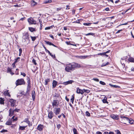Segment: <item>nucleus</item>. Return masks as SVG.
Here are the masks:
<instances>
[{"mask_svg":"<svg viewBox=\"0 0 134 134\" xmlns=\"http://www.w3.org/2000/svg\"><path fill=\"white\" fill-rule=\"evenodd\" d=\"M109 85L111 87H115V88H119V87L118 86H117V85H112L111 84H109Z\"/></svg>","mask_w":134,"mask_h":134,"instance_id":"29","label":"nucleus"},{"mask_svg":"<svg viewBox=\"0 0 134 134\" xmlns=\"http://www.w3.org/2000/svg\"><path fill=\"white\" fill-rule=\"evenodd\" d=\"M94 34L92 33H88L87 34H86V36H88L89 35H94Z\"/></svg>","mask_w":134,"mask_h":134,"instance_id":"49","label":"nucleus"},{"mask_svg":"<svg viewBox=\"0 0 134 134\" xmlns=\"http://www.w3.org/2000/svg\"><path fill=\"white\" fill-rule=\"evenodd\" d=\"M74 23H80V21H79V20H78L77 21L76 20L74 22Z\"/></svg>","mask_w":134,"mask_h":134,"instance_id":"56","label":"nucleus"},{"mask_svg":"<svg viewBox=\"0 0 134 134\" xmlns=\"http://www.w3.org/2000/svg\"><path fill=\"white\" fill-rule=\"evenodd\" d=\"M48 53L49 54V55H51L52 58H55V55H52L51 54V53L49 51H48Z\"/></svg>","mask_w":134,"mask_h":134,"instance_id":"31","label":"nucleus"},{"mask_svg":"<svg viewBox=\"0 0 134 134\" xmlns=\"http://www.w3.org/2000/svg\"><path fill=\"white\" fill-rule=\"evenodd\" d=\"M128 61L134 63V58L132 57H130L128 59Z\"/></svg>","mask_w":134,"mask_h":134,"instance_id":"21","label":"nucleus"},{"mask_svg":"<svg viewBox=\"0 0 134 134\" xmlns=\"http://www.w3.org/2000/svg\"><path fill=\"white\" fill-rule=\"evenodd\" d=\"M74 81L73 80H70L63 82V84L65 85H67L68 84L72 83Z\"/></svg>","mask_w":134,"mask_h":134,"instance_id":"13","label":"nucleus"},{"mask_svg":"<svg viewBox=\"0 0 134 134\" xmlns=\"http://www.w3.org/2000/svg\"><path fill=\"white\" fill-rule=\"evenodd\" d=\"M96 134H102V133L98 131L97 132Z\"/></svg>","mask_w":134,"mask_h":134,"instance_id":"64","label":"nucleus"},{"mask_svg":"<svg viewBox=\"0 0 134 134\" xmlns=\"http://www.w3.org/2000/svg\"><path fill=\"white\" fill-rule=\"evenodd\" d=\"M126 119V120H127V121L128 122L130 123L131 124H133V121L132 120V119H129L128 118H125Z\"/></svg>","mask_w":134,"mask_h":134,"instance_id":"15","label":"nucleus"},{"mask_svg":"<svg viewBox=\"0 0 134 134\" xmlns=\"http://www.w3.org/2000/svg\"><path fill=\"white\" fill-rule=\"evenodd\" d=\"M115 131L117 134H121L120 131L118 130H116Z\"/></svg>","mask_w":134,"mask_h":134,"instance_id":"50","label":"nucleus"},{"mask_svg":"<svg viewBox=\"0 0 134 134\" xmlns=\"http://www.w3.org/2000/svg\"><path fill=\"white\" fill-rule=\"evenodd\" d=\"M37 4V3L35 2L34 0H32L31 1V4L32 6H34Z\"/></svg>","mask_w":134,"mask_h":134,"instance_id":"20","label":"nucleus"},{"mask_svg":"<svg viewBox=\"0 0 134 134\" xmlns=\"http://www.w3.org/2000/svg\"><path fill=\"white\" fill-rule=\"evenodd\" d=\"M125 61V58H123L121 59V64H122L123 66H125V64L124 63H122V61Z\"/></svg>","mask_w":134,"mask_h":134,"instance_id":"23","label":"nucleus"},{"mask_svg":"<svg viewBox=\"0 0 134 134\" xmlns=\"http://www.w3.org/2000/svg\"><path fill=\"white\" fill-rule=\"evenodd\" d=\"M44 42H45L46 44L49 45L50 46L52 45V43L51 42H49L48 41H45Z\"/></svg>","mask_w":134,"mask_h":134,"instance_id":"28","label":"nucleus"},{"mask_svg":"<svg viewBox=\"0 0 134 134\" xmlns=\"http://www.w3.org/2000/svg\"><path fill=\"white\" fill-rule=\"evenodd\" d=\"M53 111L55 115H58L59 114L60 111V108H55L53 109Z\"/></svg>","mask_w":134,"mask_h":134,"instance_id":"6","label":"nucleus"},{"mask_svg":"<svg viewBox=\"0 0 134 134\" xmlns=\"http://www.w3.org/2000/svg\"><path fill=\"white\" fill-rule=\"evenodd\" d=\"M27 126H20L19 129L21 130H23L25 129V128L27 127Z\"/></svg>","mask_w":134,"mask_h":134,"instance_id":"22","label":"nucleus"},{"mask_svg":"<svg viewBox=\"0 0 134 134\" xmlns=\"http://www.w3.org/2000/svg\"><path fill=\"white\" fill-rule=\"evenodd\" d=\"M21 75H22L24 77H25L26 76V74H25V73H24V72L23 73V72H21Z\"/></svg>","mask_w":134,"mask_h":134,"instance_id":"52","label":"nucleus"},{"mask_svg":"<svg viewBox=\"0 0 134 134\" xmlns=\"http://www.w3.org/2000/svg\"><path fill=\"white\" fill-rule=\"evenodd\" d=\"M29 35L27 32L24 33L23 34V36L22 37V42H25L27 40H29Z\"/></svg>","mask_w":134,"mask_h":134,"instance_id":"2","label":"nucleus"},{"mask_svg":"<svg viewBox=\"0 0 134 134\" xmlns=\"http://www.w3.org/2000/svg\"><path fill=\"white\" fill-rule=\"evenodd\" d=\"M7 130H3L2 131H1V132H7Z\"/></svg>","mask_w":134,"mask_h":134,"instance_id":"59","label":"nucleus"},{"mask_svg":"<svg viewBox=\"0 0 134 134\" xmlns=\"http://www.w3.org/2000/svg\"><path fill=\"white\" fill-rule=\"evenodd\" d=\"M53 113L51 111H50L48 113V117L49 119H51L53 117Z\"/></svg>","mask_w":134,"mask_h":134,"instance_id":"10","label":"nucleus"},{"mask_svg":"<svg viewBox=\"0 0 134 134\" xmlns=\"http://www.w3.org/2000/svg\"><path fill=\"white\" fill-rule=\"evenodd\" d=\"M20 59V58L19 57H17L16 59H15L14 62L16 63L19 61Z\"/></svg>","mask_w":134,"mask_h":134,"instance_id":"32","label":"nucleus"},{"mask_svg":"<svg viewBox=\"0 0 134 134\" xmlns=\"http://www.w3.org/2000/svg\"><path fill=\"white\" fill-rule=\"evenodd\" d=\"M73 131L74 134H78L77 130L75 128L73 129Z\"/></svg>","mask_w":134,"mask_h":134,"instance_id":"25","label":"nucleus"},{"mask_svg":"<svg viewBox=\"0 0 134 134\" xmlns=\"http://www.w3.org/2000/svg\"><path fill=\"white\" fill-rule=\"evenodd\" d=\"M127 118L126 117H125V116H120V118L122 119V120H121L122 121V122L123 123H124V124H126V122H128L127 120H126V119L125 118Z\"/></svg>","mask_w":134,"mask_h":134,"instance_id":"11","label":"nucleus"},{"mask_svg":"<svg viewBox=\"0 0 134 134\" xmlns=\"http://www.w3.org/2000/svg\"><path fill=\"white\" fill-rule=\"evenodd\" d=\"M93 80L97 82H98L99 81V79L97 78H94L93 79Z\"/></svg>","mask_w":134,"mask_h":134,"instance_id":"51","label":"nucleus"},{"mask_svg":"<svg viewBox=\"0 0 134 134\" xmlns=\"http://www.w3.org/2000/svg\"><path fill=\"white\" fill-rule=\"evenodd\" d=\"M102 101L104 103H108V102L107 101V98L105 97L102 100Z\"/></svg>","mask_w":134,"mask_h":134,"instance_id":"24","label":"nucleus"},{"mask_svg":"<svg viewBox=\"0 0 134 134\" xmlns=\"http://www.w3.org/2000/svg\"><path fill=\"white\" fill-rule=\"evenodd\" d=\"M62 9V8H57V11H59L60 10Z\"/></svg>","mask_w":134,"mask_h":134,"instance_id":"63","label":"nucleus"},{"mask_svg":"<svg viewBox=\"0 0 134 134\" xmlns=\"http://www.w3.org/2000/svg\"><path fill=\"white\" fill-rule=\"evenodd\" d=\"M13 110L14 112H18L20 110V109H13Z\"/></svg>","mask_w":134,"mask_h":134,"instance_id":"54","label":"nucleus"},{"mask_svg":"<svg viewBox=\"0 0 134 134\" xmlns=\"http://www.w3.org/2000/svg\"><path fill=\"white\" fill-rule=\"evenodd\" d=\"M76 92L77 94H83V89L81 90L79 88H77Z\"/></svg>","mask_w":134,"mask_h":134,"instance_id":"7","label":"nucleus"},{"mask_svg":"<svg viewBox=\"0 0 134 134\" xmlns=\"http://www.w3.org/2000/svg\"><path fill=\"white\" fill-rule=\"evenodd\" d=\"M109 63L108 62H107L105 64L103 63L102 64V65H101V66L102 67H103V66H106Z\"/></svg>","mask_w":134,"mask_h":134,"instance_id":"34","label":"nucleus"},{"mask_svg":"<svg viewBox=\"0 0 134 134\" xmlns=\"http://www.w3.org/2000/svg\"><path fill=\"white\" fill-rule=\"evenodd\" d=\"M9 111V116H11L14 115V113L15 112L14 111L13 109H12V108H10V109Z\"/></svg>","mask_w":134,"mask_h":134,"instance_id":"14","label":"nucleus"},{"mask_svg":"<svg viewBox=\"0 0 134 134\" xmlns=\"http://www.w3.org/2000/svg\"><path fill=\"white\" fill-rule=\"evenodd\" d=\"M32 62L35 65H36L37 64V63L36 62L35 60L34 59H33L32 60Z\"/></svg>","mask_w":134,"mask_h":134,"instance_id":"48","label":"nucleus"},{"mask_svg":"<svg viewBox=\"0 0 134 134\" xmlns=\"http://www.w3.org/2000/svg\"><path fill=\"white\" fill-rule=\"evenodd\" d=\"M4 100L3 99L1 98H0V104H4Z\"/></svg>","mask_w":134,"mask_h":134,"instance_id":"26","label":"nucleus"},{"mask_svg":"<svg viewBox=\"0 0 134 134\" xmlns=\"http://www.w3.org/2000/svg\"><path fill=\"white\" fill-rule=\"evenodd\" d=\"M39 21L40 23V25L41 26L42 25V21L41 20V19H39Z\"/></svg>","mask_w":134,"mask_h":134,"instance_id":"57","label":"nucleus"},{"mask_svg":"<svg viewBox=\"0 0 134 134\" xmlns=\"http://www.w3.org/2000/svg\"><path fill=\"white\" fill-rule=\"evenodd\" d=\"M6 95L7 96H8L9 97H10V95L9 93L7 91L6 92Z\"/></svg>","mask_w":134,"mask_h":134,"instance_id":"55","label":"nucleus"},{"mask_svg":"<svg viewBox=\"0 0 134 134\" xmlns=\"http://www.w3.org/2000/svg\"><path fill=\"white\" fill-rule=\"evenodd\" d=\"M52 26H51L46 27L45 28V30L50 29H51L52 28Z\"/></svg>","mask_w":134,"mask_h":134,"instance_id":"45","label":"nucleus"},{"mask_svg":"<svg viewBox=\"0 0 134 134\" xmlns=\"http://www.w3.org/2000/svg\"><path fill=\"white\" fill-rule=\"evenodd\" d=\"M108 51H107V52H104L103 53H100L99 54H98V55H104L105 54H106V53H108Z\"/></svg>","mask_w":134,"mask_h":134,"instance_id":"40","label":"nucleus"},{"mask_svg":"<svg viewBox=\"0 0 134 134\" xmlns=\"http://www.w3.org/2000/svg\"><path fill=\"white\" fill-rule=\"evenodd\" d=\"M86 115L88 116H90V114L88 111H86Z\"/></svg>","mask_w":134,"mask_h":134,"instance_id":"44","label":"nucleus"},{"mask_svg":"<svg viewBox=\"0 0 134 134\" xmlns=\"http://www.w3.org/2000/svg\"><path fill=\"white\" fill-rule=\"evenodd\" d=\"M19 53H22V49L21 48H19Z\"/></svg>","mask_w":134,"mask_h":134,"instance_id":"62","label":"nucleus"},{"mask_svg":"<svg viewBox=\"0 0 134 134\" xmlns=\"http://www.w3.org/2000/svg\"><path fill=\"white\" fill-rule=\"evenodd\" d=\"M61 127V125L59 124H57V128H58V129H59Z\"/></svg>","mask_w":134,"mask_h":134,"instance_id":"47","label":"nucleus"},{"mask_svg":"<svg viewBox=\"0 0 134 134\" xmlns=\"http://www.w3.org/2000/svg\"><path fill=\"white\" fill-rule=\"evenodd\" d=\"M58 104L59 102L57 100H54L53 101L52 105L53 108L58 107Z\"/></svg>","mask_w":134,"mask_h":134,"instance_id":"4","label":"nucleus"},{"mask_svg":"<svg viewBox=\"0 0 134 134\" xmlns=\"http://www.w3.org/2000/svg\"><path fill=\"white\" fill-rule=\"evenodd\" d=\"M25 83V81L23 79H18L15 82L16 86L24 85Z\"/></svg>","mask_w":134,"mask_h":134,"instance_id":"3","label":"nucleus"},{"mask_svg":"<svg viewBox=\"0 0 134 134\" xmlns=\"http://www.w3.org/2000/svg\"><path fill=\"white\" fill-rule=\"evenodd\" d=\"M122 31V30H118L116 33V34H118V33H119L120 32Z\"/></svg>","mask_w":134,"mask_h":134,"instance_id":"61","label":"nucleus"},{"mask_svg":"<svg viewBox=\"0 0 134 134\" xmlns=\"http://www.w3.org/2000/svg\"><path fill=\"white\" fill-rule=\"evenodd\" d=\"M16 63H15L14 62L12 64V65L13 68H15L16 67V66L15 65V64Z\"/></svg>","mask_w":134,"mask_h":134,"instance_id":"53","label":"nucleus"},{"mask_svg":"<svg viewBox=\"0 0 134 134\" xmlns=\"http://www.w3.org/2000/svg\"><path fill=\"white\" fill-rule=\"evenodd\" d=\"M23 122H25L27 123L28 124L29 127H30V126H32V123L30 122V121L27 118L25 119L23 121Z\"/></svg>","mask_w":134,"mask_h":134,"instance_id":"9","label":"nucleus"},{"mask_svg":"<svg viewBox=\"0 0 134 134\" xmlns=\"http://www.w3.org/2000/svg\"><path fill=\"white\" fill-rule=\"evenodd\" d=\"M15 117V116H13L11 119V121H16L17 119H18L17 118L15 117V118H14Z\"/></svg>","mask_w":134,"mask_h":134,"instance_id":"27","label":"nucleus"},{"mask_svg":"<svg viewBox=\"0 0 134 134\" xmlns=\"http://www.w3.org/2000/svg\"><path fill=\"white\" fill-rule=\"evenodd\" d=\"M74 95H73L72 96V98L70 99L71 102H72V103H73V102H74Z\"/></svg>","mask_w":134,"mask_h":134,"instance_id":"35","label":"nucleus"},{"mask_svg":"<svg viewBox=\"0 0 134 134\" xmlns=\"http://www.w3.org/2000/svg\"><path fill=\"white\" fill-rule=\"evenodd\" d=\"M28 21L30 24H35L36 23V21L31 18L28 19Z\"/></svg>","mask_w":134,"mask_h":134,"instance_id":"5","label":"nucleus"},{"mask_svg":"<svg viewBox=\"0 0 134 134\" xmlns=\"http://www.w3.org/2000/svg\"><path fill=\"white\" fill-rule=\"evenodd\" d=\"M91 56V55H81V59H85L87 57H89V58H90Z\"/></svg>","mask_w":134,"mask_h":134,"instance_id":"19","label":"nucleus"},{"mask_svg":"<svg viewBox=\"0 0 134 134\" xmlns=\"http://www.w3.org/2000/svg\"><path fill=\"white\" fill-rule=\"evenodd\" d=\"M31 38L32 40L33 41H34L36 39V37H32L31 36Z\"/></svg>","mask_w":134,"mask_h":134,"instance_id":"43","label":"nucleus"},{"mask_svg":"<svg viewBox=\"0 0 134 134\" xmlns=\"http://www.w3.org/2000/svg\"><path fill=\"white\" fill-rule=\"evenodd\" d=\"M110 117L113 119L116 120H117L118 119V116L113 114L111 115L110 116Z\"/></svg>","mask_w":134,"mask_h":134,"instance_id":"17","label":"nucleus"},{"mask_svg":"<svg viewBox=\"0 0 134 134\" xmlns=\"http://www.w3.org/2000/svg\"><path fill=\"white\" fill-rule=\"evenodd\" d=\"M52 2V1L51 0H46L45 1V3H51Z\"/></svg>","mask_w":134,"mask_h":134,"instance_id":"39","label":"nucleus"},{"mask_svg":"<svg viewBox=\"0 0 134 134\" xmlns=\"http://www.w3.org/2000/svg\"><path fill=\"white\" fill-rule=\"evenodd\" d=\"M99 83L100 84L103 85H105L106 84L104 82L102 81H100Z\"/></svg>","mask_w":134,"mask_h":134,"instance_id":"46","label":"nucleus"},{"mask_svg":"<svg viewBox=\"0 0 134 134\" xmlns=\"http://www.w3.org/2000/svg\"><path fill=\"white\" fill-rule=\"evenodd\" d=\"M80 67V65L79 64L73 63L67 64L65 68V70L66 72H70L74 70L75 68Z\"/></svg>","mask_w":134,"mask_h":134,"instance_id":"1","label":"nucleus"},{"mask_svg":"<svg viewBox=\"0 0 134 134\" xmlns=\"http://www.w3.org/2000/svg\"><path fill=\"white\" fill-rule=\"evenodd\" d=\"M75 57L77 58L81 59V56L77 55Z\"/></svg>","mask_w":134,"mask_h":134,"instance_id":"60","label":"nucleus"},{"mask_svg":"<svg viewBox=\"0 0 134 134\" xmlns=\"http://www.w3.org/2000/svg\"><path fill=\"white\" fill-rule=\"evenodd\" d=\"M29 29L32 32L35 30V29L32 27H29Z\"/></svg>","mask_w":134,"mask_h":134,"instance_id":"33","label":"nucleus"},{"mask_svg":"<svg viewBox=\"0 0 134 134\" xmlns=\"http://www.w3.org/2000/svg\"><path fill=\"white\" fill-rule=\"evenodd\" d=\"M9 102L10 103V105L12 107H14L15 103L16 100L13 99H10Z\"/></svg>","mask_w":134,"mask_h":134,"instance_id":"8","label":"nucleus"},{"mask_svg":"<svg viewBox=\"0 0 134 134\" xmlns=\"http://www.w3.org/2000/svg\"><path fill=\"white\" fill-rule=\"evenodd\" d=\"M57 84V82L55 80H54L53 81L52 83V86L53 87L55 88Z\"/></svg>","mask_w":134,"mask_h":134,"instance_id":"18","label":"nucleus"},{"mask_svg":"<svg viewBox=\"0 0 134 134\" xmlns=\"http://www.w3.org/2000/svg\"><path fill=\"white\" fill-rule=\"evenodd\" d=\"M32 98L33 100H34L35 99V91H32Z\"/></svg>","mask_w":134,"mask_h":134,"instance_id":"16","label":"nucleus"},{"mask_svg":"<svg viewBox=\"0 0 134 134\" xmlns=\"http://www.w3.org/2000/svg\"><path fill=\"white\" fill-rule=\"evenodd\" d=\"M43 47H44V49H45L46 51L47 52H48V51H48V50L45 47V46H43Z\"/></svg>","mask_w":134,"mask_h":134,"instance_id":"58","label":"nucleus"},{"mask_svg":"<svg viewBox=\"0 0 134 134\" xmlns=\"http://www.w3.org/2000/svg\"><path fill=\"white\" fill-rule=\"evenodd\" d=\"M12 123V122L11 121H7L6 122L5 124L6 125H11Z\"/></svg>","mask_w":134,"mask_h":134,"instance_id":"30","label":"nucleus"},{"mask_svg":"<svg viewBox=\"0 0 134 134\" xmlns=\"http://www.w3.org/2000/svg\"><path fill=\"white\" fill-rule=\"evenodd\" d=\"M43 125L40 124L38 126L37 129L39 131H41L43 130Z\"/></svg>","mask_w":134,"mask_h":134,"instance_id":"12","label":"nucleus"},{"mask_svg":"<svg viewBox=\"0 0 134 134\" xmlns=\"http://www.w3.org/2000/svg\"><path fill=\"white\" fill-rule=\"evenodd\" d=\"M91 24V23H84L83 24L85 26H90Z\"/></svg>","mask_w":134,"mask_h":134,"instance_id":"42","label":"nucleus"},{"mask_svg":"<svg viewBox=\"0 0 134 134\" xmlns=\"http://www.w3.org/2000/svg\"><path fill=\"white\" fill-rule=\"evenodd\" d=\"M83 93L84 92H85L87 93H88L90 92V91L88 90H86L85 89H83Z\"/></svg>","mask_w":134,"mask_h":134,"instance_id":"36","label":"nucleus"},{"mask_svg":"<svg viewBox=\"0 0 134 134\" xmlns=\"http://www.w3.org/2000/svg\"><path fill=\"white\" fill-rule=\"evenodd\" d=\"M50 81V80L49 79H46L45 80V83L46 85H47L48 84V82Z\"/></svg>","mask_w":134,"mask_h":134,"instance_id":"37","label":"nucleus"},{"mask_svg":"<svg viewBox=\"0 0 134 134\" xmlns=\"http://www.w3.org/2000/svg\"><path fill=\"white\" fill-rule=\"evenodd\" d=\"M59 94L56 93H55V94H53V96L54 97H59Z\"/></svg>","mask_w":134,"mask_h":134,"instance_id":"38","label":"nucleus"},{"mask_svg":"<svg viewBox=\"0 0 134 134\" xmlns=\"http://www.w3.org/2000/svg\"><path fill=\"white\" fill-rule=\"evenodd\" d=\"M7 72H9L10 73H12L11 69L9 67H8L7 69Z\"/></svg>","mask_w":134,"mask_h":134,"instance_id":"41","label":"nucleus"}]
</instances>
